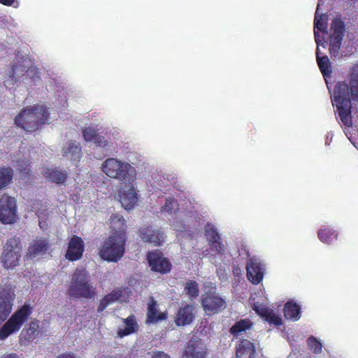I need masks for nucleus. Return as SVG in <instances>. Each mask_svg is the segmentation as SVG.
Listing matches in <instances>:
<instances>
[{"label": "nucleus", "mask_w": 358, "mask_h": 358, "mask_svg": "<svg viewBox=\"0 0 358 358\" xmlns=\"http://www.w3.org/2000/svg\"><path fill=\"white\" fill-rule=\"evenodd\" d=\"M139 236L143 241L152 243L155 245H161L164 241L162 234L148 227L141 229Z\"/></svg>", "instance_id": "obj_24"}, {"label": "nucleus", "mask_w": 358, "mask_h": 358, "mask_svg": "<svg viewBox=\"0 0 358 358\" xmlns=\"http://www.w3.org/2000/svg\"><path fill=\"white\" fill-rule=\"evenodd\" d=\"M321 1V0L320 1ZM320 6V2L318 3L317 7L315 11V20H314V34L315 35V31H317V35L320 36L318 32L324 31L327 28V17L325 15H322L319 13V8Z\"/></svg>", "instance_id": "obj_34"}, {"label": "nucleus", "mask_w": 358, "mask_h": 358, "mask_svg": "<svg viewBox=\"0 0 358 358\" xmlns=\"http://www.w3.org/2000/svg\"><path fill=\"white\" fill-rule=\"evenodd\" d=\"M48 111L43 105H36L24 108L16 117L15 122L27 131H33L48 120Z\"/></svg>", "instance_id": "obj_5"}, {"label": "nucleus", "mask_w": 358, "mask_h": 358, "mask_svg": "<svg viewBox=\"0 0 358 358\" xmlns=\"http://www.w3.org/2000/svg\"><path fill=\"white\" fill-rule=\"evenodd\" d=\"M94 143L97 146L105 148L106 150H111L112 145L103 136L97 135Z\"/></svg>", "instance_id": "obj_42"}, {"label": "nucleus", "mask_w": 358, "mask_h": 358, "mask_svg": "<svg viewBox=\"0 0 358 358\" xmlns=\"http://www.w3.org/2000/svg\"><path fill=\"white\" fill-rule=\"evenodd\" d=\"M8 280H3L0 292V323L5 321L11 313L15 299L13 286Z\"/></svg>", "instance_id": "obj_10"}, {"label": "nucleus", "mask_w": 358, "mask_h": 358, "mask_svg": "<svg viewBox=\"0 0 358 358\" xmlns=\"http://www.w3.org/2000/svg\"><path fill=\"white\" fill-rule=\"evenodd\" d=\"M12 171L8 168L0 169V189L6 187L12 180Z\"/></svg>", "instance_id": "obj_36"}, {"label": "nucleus", "mask_w": 358, "mask_h": 358, "mask_svg": "<svg viewBox=\"0 0 358 358\" xmlns=\"http://www.w3.org/2000/svg\"><path fill=\"white\" fill-rule=\"evenodd\" d=\"M212 251L216 252L218 255H223L225 252V246L221 241L220 238L209 243Z\"/></svg>", "instance_id": "obj_41"}, {"label": "nucleus", "mask_w": 358, "mask_h": 358, "mask_svg": "<svg viewBox=\"0 0 358 358\" xmlns=\"http://www.w3.org/2000/svg\"><path fill=\"white\" fill-rule=\"evenodd\" d=\"M31 314V308L29 305H24L17 310L0 328V340L4 341L10 335L19 331Z\"/></svg>", "instance_id": "obj_7"}, {"label": "nucleus", "mask_w": 358, "mask_h": 358, "mask_svg": "<svg viewBox=\"0 0 358 358\" xmlns=\"http://www.w3.org/2000/svg\"><path fill=\"white\" fill-rule=\"evenodd\" d=\"M185 290L190 298H195L199 295L198 284L194 281H188L186 283Z\"/></svg>", "instance_id": "obj_39"}, {"label": "nucleus", "mask_w": 358, "mask_h": 358, "mask_svg": "<svg viewBox=\"0 0 358 358\" xmlns=\"http://www.w3.org/2000/svg\"><path fill=\"white\" fill-rule=\"evenodd\" d=\"M148 259L151 269L154 271L166 273L171 271L170 262L158 251L150 252Z\"/></svg>", "instance_id": "obj_16"}, {"label": "nucleus", "mask_w": 358, "mask_h": 358, "mask_svg": "<svg viewBox=\"0 0 358 358\" xmlns=\"http://www.w3.org/2000/svg\"><path fill=\"white\" fill-rule=\"evenodd\" d=\"M307 345L310 350L315 354H320L322 351V343L314 336H310L307 339Z\"/></svg>", "instance_id": "obj_38"}, {"label": "nucleus", "mask_w": 358, "mask_h": 358, "mask_svg": "<svg viewBox=\"0 0 358 358\" xmlns=\"http://www.w3.org/2000/svg\"><path fill=\"white\" fill-rule=\"evenodd\" d=\"M17 220L15 198L3 194L0 199V221L6 224H13Z\"/></svg>", "instance_id": "obj_11"}, {"label": "nucleus", "mask_w": 358, "mask_h": 358, "mask_svg": "<svg viewBox=\"0 0 358 358\" xmlns=\"http://www.w3.org/2000/svg\"><path fill=\"white\" fill-rule=\"evenodd\" d=\"M317 237L322 243L329 245L337 238L338 233L334 229L323 225L317 231Z\"/></svg>", "instance_id": "obj_32"}, {"label": "nucleus", "mask_w": 358, "mask_h": 358, "mask_svg": "<svg viewBox=\"0 0 358 358\" xmlns=\"http://www.w3.org/2000/svg\"><path fill=\"white\" fill-rule=\"evenodd\" d=\"M257 296V294H252L250 297V302L251 306H252L253 310L265 321L269 322L270 324H273L275 325L281 324V317L280 315L273 311L271 309H268L262 304H259V301H256V298Z\"/></svg>", "instance_id": "obj_15"}, {"label": "nucleus", "mask_w": 358, "mask_h": 358, "mask_svg": "<svg viewBox=\"0 0 358 358\" xmlns=\"http://www.w3.org/2000/svg\"><path fill=\"white\" fill-rule=\"evenodd\" d=\"M41 173L50 181L56 182L57 184L63 183L65 181L67 176L66 171L50 168L43 169Z\"/></svg>", "instance_id": "obj_28"}, {"label": "nucleus", "mask_w": 358, "mask_h": 358, "mask_svg": "<svg viewBox=\"0 0 358 358\" xmlns=\"http://www.w3.org/2000/svg\"><path fill=\"white\" fill-rule=\"evenodd\" d=\"M180 211H181V212H182V217L180 219L178 220V225H183V226H184V227H183V228H182V229H181L180 231H177L178 232H182L183 229H186V226H187V224H185V223H182V222H181V220H182V221H184V219H183V218H184L185 217H189V216H188V215L185 213V211L182 210L181 209H180Z\"/></svg>", "instance_id": "obj_46"}, {"label": "nucleus", "mask_w": 358, "mask_h": 358, "mask_svg": "<svg viewBox=\"0 0 358 358\" xmlns=\"http://www.w3.org/2000/svg\"><path fill=\"white\" fill-rule=\"evenodd\" d=\"M126 290L122 289H116L112 292L105 296L101 301L100 305L98 307V311L101 312L110 304L116 301H124L126 300Z\"/></svg>", "instance_id": "obj_23"}, {"label": "nucleus", "mask_w": 358, "mask_h": 358, "mask_svg": "<svg viewBox=\"0 0 358 358\" xmlns=\"http://www.w3.org/2000/svg\"><path fill=\"white\" fill-rule=\"evenodd\" d=\"M48 250V243L43 238H37L31 243L27 256L32 259L43 255Z\"/></svg>", "instance_id": "obj_25"}, {"label": "nucleus", "mask_w": 358, "mask_h": 358, "mask_svg": "<svg viewBox=\"0 0 358 358\" xmlns=\"http://www.w3.org/2000/svg\"><path fill=\"white\" fill-rule=\"evenodd\" d=\"M40 334V322L33 320L24 327L20 335V342L22 345H27L36 338Z\"/></svg>", "instance_id": "obj_20"}, {"label": "nucleus", "mask_w": 358, "mask_h": 358, "mask_svg": "<svg viewBox=\"0 0 358 358\" xmlns=\"http://www.w3.org/2000/svg\"><path fill=\"white\" fill-rule=\"evenodd\" d=\"M22 255V245L20 238L12 237L6 243L1 257V262L4 268L13 269L19 265Z\"/></svg>", "instance_id": "obj_9"}, {"label": "nucleus", "mask_w": 358, "mask_h": 358, "mask_svg": "<svg viewBox=\"0 0 358 358\" xmlns=\"http://www.w3.org/2000/svg\"><path fill=\"white\" fill-rule=\"evenodd\" d=\"M315 42L317 43L316 57L317 64L325 80L327 81V77L329 76L331 73L330 62L327 56L322 55V53L321 52L320 47L324 48V41H323V39L320 38V36L317 35V31H315Z\"/></svg>", "instance_id": "obj_18"}, {"label": "nucleus", "mask_w": 358, "mask_h": 358, "mask_svg": "<svg viewBox=\"0 0 358 358\" xmlns=\"http://www.w3.org/2000/svg\"><path fill=\"white\" fill-rule=\"evenodd\" d=\"M40 79L39 72L35 66H31L29 60H24L13 67L4 83L6 87L13 88L17 83H23L26 85L36 84Z\"/></svg>", "instance_id": "obj_4"}, {"label": "nucleus", "mask_w": 358, "mask_h": 358, "mask_svg": "<svg viewBox=\"0 0 358 358\" xmlns=\"http://www.w3.org/2000/svg\"><path fill=\"white\" fill-rule=\"evenodd\" d=\"M96 287L91 282L89 272L78 268L73 273L68 289L69 294L75 298L93 299L96 296Z\"/></svg>", "instance_id": "obj_3"}, {"label": "nucleus", "mask_w": 358, "mask_h": 358, "mask_svg": "<svg viewBox=\"0 0 358 358\" xmlns=\"http://www.w3.org/2000/svg\"><path fill=\"white\" fill-rule=\"evenodd\" d=\"M166 319V313L159 312L157 307V302L153 299H151L148 307V322L154 323Z\"/></svg>", "instance_id": "obj_30"}, {"label": "nucleus", "mask_w": 358, "mask_h": 358, "mask_svg": "<svg viewBox=\"0 0 358 358\" xmlns=\"http://www.w3.org/2000/svg\"><path fill=\"white\" fill-rule=\"evenodd\" d=\"M126 237L123 235H111L103 243L100 250V257L108 262H117L125 251Z\"/></svg>", "instance_id": "obj_6"}, {"label": "nucleus", "mask_w": 358, "mask_h": 358, "mask_svg": "<svg viewBox=\"0 0 358 358\" xmlns=\"http://www.w3.org/2000/svg\"><path fill=\"white\" fill-rule=\"evenodd\" d=\"M264 267L257 259H250L247 265L248 280L253 284H259L264 277Z\"/></svg>", "instance_id": "obj_19"}, {"label": "nucleus", "mask_w": 358, "mask_h": 358, "mask_svg": "<svg viewBox=\"0 0 358 358\" xmlns=\"http://www.w3.org/2000/svg\"><path fill=\"white\" fill-rule=\"evenodd\" d=\"M333 134L331 132H328L327 134H326V136H325V145H329L331 141H332V138H333Z\"/></svg>", "instance_id": "obj_48"}, {"label": "nucleus", "mask_w": 358, "mask_h": 358, "mask_svg": "<svg viewBox=\"0 0 358 358\" xmlns=\"http://www.w3.org/2000/svg\"><path fill=\"white\" fill-rule=\"evenodd\" d=\"M178 205L176 201L169 197L166 199V203L161 208V213L163 216L169 217L171 216L170 219L171 227L175 231H180L184 227L183 225H178V220L182 217V212L180 211V208H178Z\"/></svg>", "instance_id": "obj_14"}, {"label": "nucleus", "mask_w": 358, "mask_h": 358, "mask_svg": "<svg viewBox=\"0 0 358 358\" xmlns=\"http://www.w3.org/2000/svg\"><path fill=\"white\" fill-rule=\"evenodd\" d=\"M251 325V322L249 320H241L231 327L230 331L233 335L238 336L248 329L250 328Z\"/></svg>", "instance_id": "obj_35"}, {"label": "nucleus", "mask_w": 358, "mask_h": 358, "mask_svg": "<svg viewBox=\"0 0 358 358\" xmlns=\"http://www.w3.org/2000/svg\"><path fill=\"white\" fill-rule=\"evenodd\" d=\"M26 170H27V169H26V168H22L21 171H24V172H25V171H26Z\"/></svg>", "instance_id": "obj_53"}, {"label": "nucleus", "mask_w": 358, "mask_h": 358, "mask_svg": "<svg viewBox=\"0 0 358 358\" xmlns=\"http://www.w3.org/2000/svg\"><path fill=\"white\" fill-rule=\"evenodd\" d=\"M134 182V181H127L121 183L120 186L119 201L126 210L133 208L138 201L137 192Z\"/></svg>", "instance_id": "obj_12"}, {"label": "nucleus", "mask_w": 358, "mask_h": 358, "mask_svg": "<svg viewBox=\"0 0 358 358\" xmlns=\"http://www.w3.org/2000/svg\"><path fill=\"white\" fill-rule=\"evenodd\" d=\"M350 95L353 99H358V64L352 67L349 85L345 82L338 83L331 94L332 104L336 108L341 121L347 127L352 126Z\"/></svg>", "instance_id": "obj_1"}, {"label": "nucleus", "mask_w": 358, "mask_h": 358, "mask_svg": "<svg viewBox=\"0 0 358 358\" xmlns=\"http://www.w3.org/2000/svg\"><path fill=\"white\" fill-rule=\"evenodd\" d=\"M196 308L192 305H185L179 308L175 317V323L177 326H185L191 324L196 315Z\"/></svg>", "instance_id": "obj_17"}, {"label": "nucleus", "mask_w": 358, "mask_h": 358, "mask_svg": "<svg viewBox=\"0 0 358 358\" xmlns=\"http://www.w3.org/2000/svg\"><path fill=\"white\" fill-rule=\"evenodd\" d=\"M57 358H76L73 353H64L59 355Z\"/></svg>", "instance_id": "obj_49"}, {"label": "nucleus", "mask_w": 358, "mask_h": 358, "mask_svg": "<svg viewBox=\"0 0 358 358\" xmlns=\"http://www.w3.org/2000/svg\"><path fill=\"white\" fill-rule=\"evenodd\" d=\"M255 346L248 340H243L236 346L237 358H254Z\"/></svg>", "instance_id": "obj_26"}, {"label": "nucleus", "mask_w": 358, "mask_h": 358, "mask_svg": "<svg viewBox=\"0 0 358 358\" xmlns=\"http://www.w3.org/2000/svg\"><path fill=\"white\" fill-rule=\"evenodd\" d=\"M101 171L108 177L120 180L121 183L134 181L136 178V168L126 161L117 158H108L101 166Z\"/></svg>", "instance_id": "obj_2"}, {"label": "nucleus", "mask_w": 358, "mask_h": 358, "mask_svg": "<svg viewBox=\"0 0 358 358\" xmlns=\"http://www.w3.org/2000/svg\"><path fill=\"white\" fill-rule=\"evenodd\" d=\"M217 273L219 279L222 282H226L227 280V273L225 270L218 269Z\"/></svg>", "instance_id": "obj_44"}, {"label": "nucleus", "mask_w": 358, "mask_h": 358, "mask_svg": "<svg viewBox=\"0 0 358 358\" xmlns=\"http://www.w3.org/2000/svg\"><path fill=\"white\" fill-rule=\"evenodd\" d=\"M329 42L330 53L334 57L339 55V50L344 33V24L340 19H335L331 23Z\"/></svg>", "instance_id": "obj_13"}, {"label": "nucleus", "mask_w": 358, "mask_h": 358, "mask_svg": "<svg viewBox=\"0 0 358 358\" xmlns=\"http://www.w3.org/2000/svg\"><path fill=\"white\" fill-rule=\"evenodd\" d=\"M259 294L260 296H264V289H260L259 292Z\"/></svg>", "instance_id": "obj_51"}, {"label": "nucleus", "mask_w": 358, "mask_h": 358, "mask_svg": "<svg viewBox=\"0 0 358 358\" xmlns=\"http://www.w3.org/2000/svg\"><path fill=\"white\" fill-rule=\"evenodd\" d=\"M152 358H170V357L164 352L157 351L153 352Z\"/></svg>", "instance_id": "obj_45"}, {"label": "nucleus", "mask_w": 358, "mask_h": 358, "mask_svg": "<svg viewBox=\"0 0 358 358\" xmlns=\"http://www.w3.org/2000/svg\"><path fill=\"white\" fill-rule=\"evenodd\" d=\"M125 327L120 329L117 331V336L120 338L128 336L131 334L136 332L138 329L137 322L133 315L129 316L127 318L124 320Z\"/></svg>", "instance_id": "obj_33"}, {"label": "nucleus", "mask_w": 358, "mask_h": 358, "mask_svg": "<svg viewBox=\"0 0 358 358\" xmlns=\"http://www.w3.org/2000/svg\"><path fill=\"white\" fill-rule=\"evenodd\" d=\"M2 358H19V357L15 354H10V355H5Z\"/></svg>", "instance_id": "obj_50"}, {"label": "nucleus", "mask_w": 358, "mask_h": 358, "mask_svg": "<svg viewBox=\"0 0 358 358\" xmlns=\"http://www.w3.org/2000/svg\"><path fill=\"white\" fill-rule=\"evenodd\" d=\"M204 287L208 289L201 296V306L208 315L217 314L227 307L224 298L215 293V286L210 282H206Z\"/></svg>", "instance_id": "obj_8"}, {"label": "nucleus", "mask_w": 358, "mask_h": 358, "mask_svg": "<svg viewBox=\"0 0 358 358\" xmlns=\"http://www.w3.org/2000/svg\"><path fill=\"white\" fill-rule=\"evenodd\" d=\"M83 136L84 139L87 142H90V141L94 142V141L97 136V134H96V129L94 127H89L85 128L83 130Z\"/></svg>", "instance_id": "obj_40"}, {"label": "nucleus", "mask_w": 358, "mask_h": 358, "mask_svg": "<svg viewBox=\"0 0 358 358\" xmlns=\"http://www.w3.org/2000/svg\"><path fill=\"white\" fill-rule=\"evenodd\" d=\"M0 3L3 5L17 8L20 6V0H0Z\"/></svg>", "instance_id": "obj_43"}, {"label": "nucleus", "mask_w": 358, "mask_h": 358, "mask_svg": "<svg viewBox=\"0 0 358 358\" xmlns=\"http://www.w3.org/2000/svg\"><path fill=\"white\" fill-rule=\"evenodd\" d=\"M99 358H114V357H112V356H110V357H99Z\"/></svg>", "instance_id": "obj_52"}, {"label": "nucleus", "mask_w": 358, "mask_h": 358, "mask_svg": "<svg viewBox=\"0 0 358 358\" xmlns=\"http://www.w3.org/2000/svg\"><path fill=\"white\" fill-rule=\"evenodd\" d=\"M110 228L113 235H123L126 237L127 226L123 217L119 214H114L110 217Z\"/></svg>", "instance_id": "obj_29"}, {"label": "nucleus", "mask_w": 358, "mask_h": 358, "mask_svg": "<svg viewBox=\"0 0 358 358\" xmlns=\"http://www.w3.org/2000/svg\"><path fill=\"white\" fill-rule=\"evenodd\" d=\"M42 214H43L42 213L38 212V220H39V221H38L39 226L42 229H44L45 227H46V224H45V222L43 220Z\"/></svg>", "instance_id": "obj_47"}, {"label": "nucleus", "mask_w": 358, "mask_h": 358, "mask_svg": "<svg viewBox=\"0 0 358 358\" xmlns=\"http://www.w3.org/2000/svg\"><path fill=\"white\" fill-rule=\"evenodd\" d=\"M205 236L208 243L217 240L220 238L215 225L210 223H208L205 226Z\"/></svg>", "instance_id": "obj_37"}, {"label": "nucleus", "mask_w": 358, "mask_h": 358, "mask_svg": "<svg viewBox=\"0 0 358 358\" xmlns=\"http://www.w3.org/2000/svg\"><path fill=\"white\" fill-rule=\"evenodd\" d=\"M63 157L72 162H78L81 158V148L76 141H69L62 147Z\"/></svg>", "instance_id": "obj_22"}, {"label": "nucleus", "mask_w": 358, "mask_h": 358, "mask_svg": "<svg viewBox=\"0 0 358 358\" xmlns=\"http://www.w3.org/2000/svg\"><path fill=\"white\" fill-rule=\"evenodd\" d=\"M204 348L200 341H191L182 358H203Z\"/></svg>", "instance_id": "obj_27"}, {"label": "nucleus", "mask_w": 358, "mask_h": 358, "mask_svg": "<svg viewBox=\"0 0 358 358\" xmlns=\"http://www.w3.org/2000/svg\"><path fill=\"white\" fill-rule=\"evenodd\" d=\"M301 308L293 300L287 301L285 305L284 315L286 319L296 321L301 317Z\"/></svg>", "instance_id": "obj_31"}, {"label": "nucleus", "mask_w": 358, "mask_h": 358, "mask_svg": "<svg viewBox=\"0 0 358 358\" xmlns=\"http://www.w3.org/2000/svg\"><path fill=\"white\" fill-rule=\"evenodd\" d=\"M84 250L83 240L74 236L69 241L66 257L70 261H76L81 258Z\"/></svg>", "instance_id": "obj_21"}]
</instances>
